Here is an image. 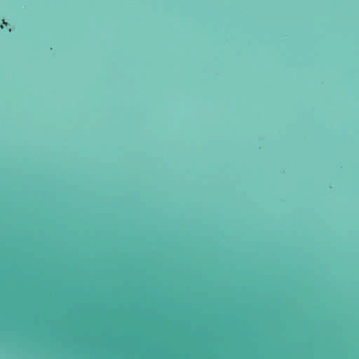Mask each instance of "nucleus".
<instances>
[{
	"label": "nucleus",
	"instance_id": "nucleus-1",
	"mask_svg": "<svg viewBox=\"0 0 359 359\" xmlns=\"http://www.w3.org/2000/svg\"><path fill=\"white\" fill-rule=\"evenodd\" d=\"M3 24L7 25V23L4 22V20H3Z\"/></svg>",
	"mask_w": 359,
	"mask_h": 359
}]
</instances>
